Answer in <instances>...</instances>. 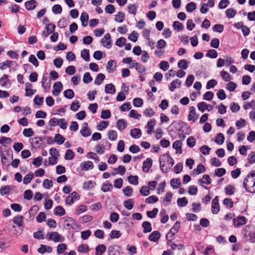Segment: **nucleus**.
Masks as SVG:
<instances>
[{
    "instance_id": "f3484780",
    "label": "nucleus",
    "mask_w": 255,
    "mask_h": 255,
    "mask_svg": "<svg viewBox=\"0 0 255 255\" xmlns=\"http://www.w3.org/2000/svg\"><path fill=\"white\" fill-rule=\"evenodd\" d=\"M42 85L45 91H47L49 89L51 85V82L50 80L48 79V78L46 76H43L42 79Z\"/></svg>"
},
{
    "instance_id": "37998d69",
    "label": "nucleus",
    "mask_w": 255,
    "mask_h": 255,
    "mask_svg": "<svg viewBox=\"0 0 255 255\" xmlns=\"http://www.w3.org/2000/svg\"><path fill=\"white\" fill-rule=\"evenodd\" d=\"M54 139L55 142H56L58 144H63L65 140V137L59 133L55 134Z\"/></svg>"
},
{
    "instance_id": "49530a36",
    "label": "nucleus",
    "mask_w": 255,
    "mask_h": 255,
    "mask_svg": "<svg viewBox=\"0 0 255 255\" xmlns=\"http://www.w3.org/2000/svg\"><path fill=\"white\" fill-rule=\"evenodd\" d=\"M74 95V92L71 89H67L64 92V96L67 99H71Z\"/></svg>"
},
{
    "instance_id": "f03ea898",
    "label": "nucleus",
    "mask_w": 255,
    "mask_h": 255,
    "mask_svg": "<svg viewBox=\"0 0 255 255\" xmlns=\"http://www.w3.org/2000/svg\"><path fill=\"white\" fill-rule=\"evenodd\" d=\"M170 156L168 153L162 154L159 158L160 168L161 170L165 173L168 172L170 168L169 166H166L165 163H168L169 160H171Z\"/></svg>"
},
{
    "instance_id": "3c124183",
    "label": "nucleus",
    "mask_w": 255,
    "mask_h": 255,
    "mask_svg": "<svg viewBox=\"0 0 255 255\" xmlns=\"http://www.w3.org/2000/svg\"><path fill=\"white\" fill-rule=\"evenodd\" d=\"M177 202L179 207H184L188 204V201L186 197L178 198Z\"/></svg>"
},
{
    "instance_id": "c756f323",
    "label": "nucleus",
    "mask_w": 255,
    "mask_h": 255,
    "mask_svg": "<svg viewBox=\"0 0 255 255\" xmlns=\"http://www.w3.org/2000/svg\"><path fill=\"white\" fill-rule=\"evenodd\" d=\"M81 56L83 58L85 61L88 62L90 61V53L89 50L84 49L81 52Z\"/></svg>"
},
{
    "instance_id": "e2e57ef3",
    "label": "nucleus",
    "mask_w": 255,
    "mask_h": 255,
    "mask_svg": "<svg viewBox=\"0 0 255 255\" xmlns=\"http://www.w3.org/2000/svg\"><path fill=\"white\" fill-rule=\"evenodd\" d=\"M62 8L60 4H55L52 7V11L54 14H59L61 13Z\"/></svg>"
},
{
    "instance_id": "de8ad7c7",
    "label": "nucleus",
    "mask_w": 255,
    "mask_h": 255,
    "mask_svg": "<svg viewBox=\"0 0 255 255\" xmlns=\"http://www.w3.org/2000/svg\"><path fill=\"white\" fill-rule=\"evenodd\" d=\"M113 188V186L111 183L109 182L105 183L103 184L101 190L104 192H107L110 191Z\"/></svg>"
},
{
    "instance_id": "69168bd1",
    "label": "nucleus",
    "mask_w": 255,
    "mask_h": 255,
    "mask_svg": "<svg viewBox=\"0 0 255 255\" xmlns=\"http://www.w3.org/2000/svg\"><path fill=\"white\" fill-rule=\"evenodd\" d=\"M133 105L135 107H140L143 105V100L139 98H134L133 100Z\"/></svg>"
},
{
    "instance_id": "2eb2a0df",
    "label": "nucleus",
    "mask_w": 255,
    "mask_h": 255,
    "mask_svg": "<svg viewBox=\"0 0 255 255\" xmlns=\"http://www.w3.org/2000/svg\"><path fill=\"white\" fill-rule=\"evenodd\" d=\"M156 122L154 119H150L147 124L146 128L147 130L146 131L148 134H151L154 130V126L155 125Z\"/></svg>"
},
{
    "instance_id": "7c9ffc66",
    "label": "nucleus",
    "mask_w": 255,
    "mask_h": 255,
    "mask_svg": "<svg viewBox=\"0 0 255 255\" xmlns=\"http://www.w3.org/2000/svg\"><path fill=\"white\" fill-rule=\"evenodd\" d=\"M135 66V69L138 71L139 73H143L145 71L146 68L145 66L142 65L139 63H132V67Z\"/></svg>"
},
{
    "instance_id": "864d4df0",
    "label": "nucleus",
    "mask_w": 255,
    "mask_h": 255,
    "mask_svg": "<svg viewBox=\"0 0 255 255\" xmlns=\"http://www.w3.org/2000/svg\"><path fill=\"white\" fill-rule=\"evenodd\" d=\"M11 139L10 137H6L2 136L0 139V144H2L3 146H6L5 144H10L11 143Z\"/></svg>"
},
{
    "instance_id": "338daca9",
    "label": "nucleus",
    "mask_w": 255,
    "mask_h": 255,
    "mask_svg": "<svg viewBox=\"0 0 255 255\" xmlns=\"http://www.w3.org/2000/svg\"><path fill=\"white\" fill-rule=\"evenodd\" d=\"M206 168L202 164L200 163L198 165L197 168L194 169V171H196L197 174H199L200 173H203L205 171Z\"/></svg>"
},
{
    "instance_id": "13d9d810",
    "label": "nucleus",
    "mask_w": 255,
    "mask_h": 255,
    "mask_svg": "<svg viewBox=\"0 0 255 255\" xmlns=\"http://www.w3.org/2000/svg\"><path fill=\"white\" fill-rule=\"evenodd\" d=\"M211 148L208 146L204 145L200 148V151L204 155H208L210 153Z\"/></svg>"
},
{
    "instance_id": "ddd939ff",
    "label": "nucleus",
    "mask_w": 255,
    "mask_h": 255,
    "mask_svg": "<svg viewBox=\"0 0 255 255\" xmlns=\"http://www.w3.org/2000/svg\"><path fill=\"white\" fill-rule=\"evenodd\" d=\"M120 247L118 245L110 246L108 248L109 255L112 254L115 255H120Z\"/></svg>"
},
{
    "instance_id": "6e6552de",
    "label": "nucleus",
    "mask_w": 255,
    "mask_h": 255,
    "mask_svg": "<svg viewBox=\"0 0 255 255\" xmlns=\"http://www.w3.org/2000/svg\"><path fill=\"white\" fill-rule=\"evenodd\" d=\"M53 90L52 94L55 96H58L63 89V85L60 81L55 82L53 85Z\"/></svg>"
},
{
    "instance_id": "58836bf2",
    "label": "nucleus",
    "mask_w": 255,
    "mask_h": 255,
    "mask_svg": "<svg viewBox=\"0 0 255 255\" xmlns=\"http://www.w3.org/2000/svg\"><path fill=\"white\" fill-rule=\"evenodd\" d=\"M240 28L242 29L243 34L244 36H247L250 32V28L246 25H244L243 22L240 21Z\"/></svg>"
},
{
    "instance_id": "473e14b6",
    "label": "nucleus",
    "mask_w": 255,
    "mask_h": 255,
    "mask_svg": "<svg viewBox=\"0 0 255 255\" xmlns=\"http://www.w3.org/2000/svg\"><path fill=\"white\" fill-rule=\"evenodd\" d=\"M54 213L55 215L62 216L65 214V211L61 206H58L54 209Z\"/></svg>"
},
{
    "instance_id": "09e8293b",
    "label": "nucleus",
    "mask_w": 255,
    "mask_h": 255,
    "mask_svg": "<svg viewBox=\"0 0 255 255\" xmlns=\"http://www.w3.org/2000/svg\"><path fill=\"white\" fill-rule=\"evenodd\" d=\"M138 177L136 175H135V176L130 175L128 177V182H129V183L134 185H136L138 184Z\"/></svg>"
},
{
    "instance_id": "4be33fe9",
    "label": "nucleus",
    "mask_w": 255,
    "mask_h": 255,
    "mask_svg": "<svg viewBox=\"0 0 255 255\" xmlns=\"http://www.w3.org/2000/svg\"><path fill=\"white\" fill-rule=\"evenodd\" d=\"M81 166L82 167V170L86 171L93 168L94 165L92 161H87L82 162Z\"/></svg>"
},
{
    "instance_id": "9d476101",
    "label": "nucleus",
    "mask_w": 255,
    "mask_h": 255,
    "mask_svg": "<svg viewBox=\"0 0 255 255\" xmlns=\"http://www.w3.org/2000/svg\"><path fill=\"white\" fill-rule=\"evenodd\" d=\"M152 159L150 158H147L146 160L143 162L142 169L143 172H147L152 166Z\"/></svg>"
},
{
    "instance_id": "412c9836",
    "label": "nucleus",
    "mask_w": 255,
    "mask_h": 255,
    "mask_svg": "<svg viewBox=\"0 0 255 255\" xmlns=\"http://www.w3.org/2000/svg\"><path fill=\"white\" fill-rule=\"evenodd\" d=\"M141 134V131L139 128H135L130 130V134L134 138H139Z\"/></svg>"
},
{
    "instance_id": "ea45409f",
    "label": "nucleus",
    "mask_w": 255,
    "mask_h": 255,
    "mask_svg": "<svg viewBox=\"0 0 255 255\" xmlns=\"http://www.w3.org/2000/svg\"><path fill=\"white\" fill-rule=\"evenodd\" d=\"M181 184L180 180L178 178H173L170 180V185L173 189H177Z\"/></svg>"
},
{
    "instance_id": "b1692460",
    "label": "nucleus",
    "mask_w": 255,
    "mask_h": 255,
    "mask_svg": "<svg viewBox=\"0 0 255 255\" xmlns=\"http://www.w3.org/2000/svg\"><path fill=\"white\" fill-rule=\"evenodd\" d=\"M142 227L143 228V232L144 233H149L152 231L151 225L148 221H144L142 224Z\"/></svg>"
},
{
    "instance_id": "8fccbe9b",
    "label": "nucleus",
    "mask_w": 255,
    "mask_h": 255,
    "mask_svg": "<svg viewBox=\"0 0 255 255\" xmlns=\"http://www.w3.org/2000/svg\"><path fill=\"white\" fill-rule=\"evenodd\" d=\"M226 14L229 18H233L237 13V11L233 8H229L226 10Z\"/></svg>"
},
{
    "instance_id": "c9c22d12",
    "label": "nucleus",
    "mask_w": 255,
    "mask_h": 255,
    "mask_svg": "<svg viewBox=\"0 0 255 255\" xmlns=\"http://www.w3.org/2000/svg\"><path fill=\"white\" fill-rule=\"evenodd\" d=\"M225 193L227 195H233L236 190L235 187L232 185H229L225 188Z\"/></svg>"
},
{
    "instance_id": "a211bd4d",
    "label": "nucleus",
    "mask_w": 255,
    "mask_h": 255,
    "mask_svg": "<svg viewBox=\"0 0 255 255\" xmlns=\"http://www.w3.org/2000/svg\"><path fill=\"white\" fill-rule=\"evenodd\" d=\"M181 81L179 79L173 80L169 86V89L170 91L173 92L176 88L180 87Z\"/></svg>"
},
{
    "instance_id": "4c0bfd02",
    "label": "nucleus",
    "mask_w": 255,
    "mask_h": 255,
    "mask_svg": "<svg viewBox=\"0 0 255 255\" xmlns=\"http://www.w3.org/2000/svg\"><path fill=\"white\" fill-rule=\"evenodd\" d=\"M125 15L124 12L120 11L115 15V20L120 23H122L123 22Z\"/></svg>"
},
{
    "instance_id": "c03bdc74",
    "label": "nucleus",
    "mask_w": 255,
    "mask_h": 255,
    "mask_svg": "<svg viewBox=\"0 0 255 255\" xmlns=\"http://www.w3.org/2000/svg\"><path fill=\"white\" fill-rule=\"evenodd\" d=\"M74 152L71 149L67 150L64 158L66 160H72L74 157Z\"/></svg>"
},
{
    "instance_id": "39448f33",
    "label": "nucleus",
    "mask_w": 255,
    "mask_h": 255,
    "mask_svg": "<svg viewBox=\"0 0 255 255\" xmlns=\"http://www.w3.org/2000/svg\"><path fill=\"white\" fill-rule=\"evenodd\" d=\"M50 154L51 157H49V164L50 165H55L57 162L59 154L57 149L52 147L49 150Z\"/></svg>"
},
{
    "instance_id": "0eeeda50",
    "label": "nucleus",
    "mask_w": 255,
    "mask_h": 255,
    "mask_svg": "<svg viewBox=\"0 0 255 255\" xmlns=\"http://www.w3.org/2000/svg\"><path fill=\"white\" fill-rule=\"evenodd\" d=\"M55 25L53 23H50L46 25L45 30L43 31L42 35L47 37L50 34L52 33L55 29Z\"/></svg>"
},
{
    "instance_id": "9b49d317",
    "label": "nucleus",
    "mask_w": 255,
    "mask_h": 255,
    "mask_svg": "<svg viewBox=\"0 0 255 255\" xmlns=\"http://www.w3.org/2000/svg\"><path fill=\"white\" fill-rule=\"evenodd\" d=\"M189 109L190 112L188 116V121H192L194 122L198 118L199 116L196 114L194 107H190Z\"/></svg>"
},
{
    "instance_id": "2f4dec72",
    "label": "nucleus",
    "mask_w": 255,
    "mask_h": 255,
    "mask_svg": "<svg viewBox=\"0 0 255 255\" xmlns=\"http://www.w3.org/2000/svg\"><path fill=\"white\" fill-rule=\"evenodd\" d=\"M89 250V246L87 244H81L77 248V251L81 253H87Z\"/></svg>"
},
{
    "instance_id": "dca6fc26",
    "label": "nucleus",
    "mask_w": 255,
    "mask_h": 255,
    "mask_svg": "<svg viewBox=\"0 0 255 255\" xmlns=\"http://www.w3.org/2000/svg\"><path fill=\"white\" fill-rule=\"evenodd\" d=\"M160 238V233L157 231H153L148 237V239L150 241L156 242Z\"/></svg>"
},
{
    "instance_id": "052dcab7",
    "label": "nucleus",
    "mask_w": 255,
    "mask_h": 255,
    "mask_svg": "<svg viewBox=\"0 0 255 255\" xmlns=\"http://www.w3.org/2000/svg\"><path fill=\"white\" fill-rule=\"evenodd\" d=\"M178 67L184 70L186 69L188 67L187 61L185 59L180 60L178 62Z\"/></svg>"
},
{
    "instance_id": "4d7b16f0",
    "label": "nucleus",
    "mask_w": 255,
    "mask_h": 255,
    "mask_svg": "<svg viewBox=\"0 0 255 255\" xmlns=\"http://www.w3.org/2000/svg\"><path fill=\"white\" fill-rule=\"evenodd\" d=\"M111 114L109 110H103L101 112V118L103 119H107L111 117Z\"/></svg>"
},
{
    "instance_id": "aec40b11",
    "label": "nucleus",
    "mask_w": 255,
    "mask_h": 255,
    "mask_svg": "<svg viewBox=\"0 0 255 255\" xmlns=\"http://www.w3.org/2000/svg\"><path fill=\"white\" fill-rule=\"evenodd\" d=\"M52 251V249L51 247L44 245H41L40 247L37 250L38 252L42 254H44L45 252L50 253Z\"/></svg>"
},
{
    "instance_id": "79ce46f5",
    "label": "nucleus",
    "mask_w": 255,
    "mask_h": 255,
    "mask_svg": "<svg viewBox=\"0 0 255 255\" xmlns=\"http://www.w3.org/2000/svg\"><path fill=\"white\" fill-rule=\"evenodd\" d=\"M134 202L132 199H129L127 201H124V205L128 210H131L133 208Z\"/></svg>"
},
{
    "instance_id": "5701e85b",
    "label": "nucleus",
    "mask_w": 255,
    "mask_h": 255,
    "mask_svg": "<svg viewBox=\"0 0 255 255\" xmlns=\"http://www.w3.org/2000/svg\"><path fill=\"white\" fill-rule=\"evenodd\" d=\"M182 142L179 140H177L175 141L172 145L173 148L175 149L176 150V153H178L179 154H181L182 152V148H181Z\"/></svg>"
},
{
    "instance_id": "cd10ccee",
    "label": "nucleus",
    "mask_w": 255,
    "mask_h": 255,
    "mask_svg": "<svg viewBox=\"0 0 255 255\" xmlns=\"http://www.w3.org/2000/svg\"><path fill=\"white\" fill-rule=\"evenodd\" d=\"M96 255H102L106 250V247L105 245H100L96 248Z\"/></svg>"
},
{
    "instance_id": "603ef678",
    "label": "nucleus",
    "mask_w": 255,
    "mask_h": 255,
    "mask_svg": "<svg viewBox=\"0 0 255 255\" xmlns=\"http://www.w3.org/2000/svg\"><path fill=\"white\" fill-rule=\"evenodd\" d=\"M128 8L129 13L133 14V15L136 13L137 6H136L135 4H130L128 5Z\"/></svg>"
},
{
    "instance_id": "f8f14e48",
    "label": "nucleus",
    "mask_w": 255,
    "mask_h": 255,
    "mask_svg": "<svg viewBox=\"0 0 255 255\" xmlns=\"http://www.w3.org/2000/svg\"><path fill=\"white\" fill-rule=\"evenodd\" d=\"M24 5L27 10H31L36 8L38 5V2L35 0H30L26 1Z\"/></svg>"
},
{
    "instance_id": "680f3d73",
    "label": "nucleus",
    "mask_w": 255,
    "mask_h": 255,
    "mask_svg": "<svg viewBox=\"0 0 255 255\" xmlns=\"http://www.w3.org/2000/svg\"><path fill=\"white\" fill-rule=\"evenodd\" d=\"M28 61L32 63L35 67H38L39 65V62L37 59L35 57V55L33 54L30 55L28 59Z\"/></svg>"
},
{
    "instance_id": "bf43d9fd",
    "label": "nucleus",
    "mask_w": 255,
    "mask_h": 255,
    "mask_svg": "<svg viewBox=\"0 0 255 255\" xmlns=\"http://www.w3.org/2000/svg\"><path fill=\"white\" fill-rule=\"evenodd\" d=\"M206 56L211 58H216L218 56V53L216 50L210 49L208 50V52L206 54Z\"/></svg>"
},
{
    "instance_id": "a18cd8bd",
    "label": "nucleus",
    "mask_w": 255,
    "mask_h": 255,
    "mask_svg": "<svg viewBox=\"0 0 255 255\" xmlns=\"http://www.w3.org/2000/svg\"><path fill=\"white\" fill-rule=\"evenodd\" d=\"M196 8V4L194 2L188 3L186 6V10L188 12H191Z\"/></svg>"
},
{
    "instance_id": "a878e982",
    "label": "nucleus",
    "mask_w": 255,
    "mask_h": 255,
    "mask_svg": "<svg viewBox=\"0 0 255 255\" xmlns=\"http://www.w3.org/2000/svg\"><path fill=\"white\" fill-rule=\"evenodd\" d=\"M96 183L91 180L84 182L83 188L84 190H90L93 188L96 185Z\"/></svg>"
},
{
    "instance_id": "1a4fd4ad",
    "label": "nucleus",
    "mask_w": 255,
    "mask_h": 255,
    "mask_svg": "<svg viewBox=\"0 0 255 255\" xmlns=\"http://www.w3.org/2000/svg\"><path fill=\"white\" fill-rule=\"evenodd\" d=\"M101 43L103 46L107 48H110L112 45V42L111 40V35L109 33H106L104 37L101 40Z\"/></svg>"
},
{
    "instance_id": "5fc2aeb1",
    "label": "nucleus",
    "mask_w": 255,
    "mask_h": 255,
    "mask_svg": "<svg viewBox=\"0 0 255 255\" xmlns=\"http://www.w3.org/2000/svg\"><path fill=\"white\" fill-rule=\"evenodd\" d=\"M158 212V210L157 208H154L151 211H148L146 212V215L148 217L150 218H154L156 217L157 213Z\"/></svg>"
},
{
    "instance_id": "e433bc0d",
    "label": "nucleus",
    "mask_w": 255,
    "mask_h": 255,
    "mask_svg": "<svg viewBox=\"0 0 255 255\" xmlns=\"http://www.w3.org/2000/svg\"><path fill=\"white\" fill-rule=\"evenodd\" d=\"M105 76L103 73H99L95 80V84L100 85L105 79Z\"/></svg>"
},
{
    "instance_id": "0e129e2a",
    "label": "nucleus",
    "mask_w": 255,
    "mask_h": 255,
    "mask_svg": "<svg viewBox=\"0 0 255 255\" xmlns=\"http://www.w3.org/2000/svg\"><path fill=\"white\" fill-rule=\"evenodd\" d=\"M34 131L31 128H25L23 130V134L26 137H30L34 135Z\"/></svg>"
},
{
    "instance_id": "393cba45",
    "label": "nucleus",
    "mask_w": 255,
    "mask_h": 255,
    "mask_svg": "<svg viewBox=\"0 0 255 255\" xmlns=\"http://www.w3.org/2000/svg\"><path fill=\"white\" fill-rule=\"evenodd\" d=\"M13 222L19 227H21L23 224V217L21 215H17L13 219Z\"/></svg>"
},
{
    "instance_id": "bb28decb",
    "label": "nucleus",
    "mask_w": 255,
    "mask_h": 255,
    "mask_svg": "<svg viewBox=\"0 0 255 255\" xmlns=\"http://www.w3.org/2000/svg\"><path fill=\"white\" fill-rule=\"evenodd\" d=\"M105 92L107 94H114L116 92V89L113 84H107L105 88Z\"/></svg>"
},
{
    "instance_id": "c85d7f7f",
    "label": "nucleus",
    "mask_w": 255,
    "mask_h": 255,
    "mask_svg": "<svg viewBox=\"0 0 255 255\" xmlns=\"http://www.w3.org/2000/svg\"><path fill=\"white\" fill-rule=\"evenodd\" d=\"M117 127L119 130H122L127 127V123L124 119H120L117 121Z\"/></svg>"
},
{
    "instance_id": "20e7f679",
    "label": "nucleus",
    "mask_w": 255,
    "mask_h": 255,
    "mask_svg": "<svg viewBox=\"0 0 255 255\" xmlns=\"http://www.w3.org/2000/svg\"><path fill=\"white\" fill-rule=\"evenodd\" d=\"M46 238L48 240H52L54 242H62L64 240V238L57 232H48Z\"/></svg>"
},
{
    "instance_id": "f704fd0d",
    "label": "nucleus",
    "mask_w": 255,
    "mask_h": 255,
    "mask_svg": "<svg viewBox=\"0 0 255 255\" xmlns=\"http://www.w3.org/2000/svg\"><path fill=\"white\" fill-rule=\"evenodd\" d=\"M225 140V137L222 133H219L216 135L215 142L217 144H222Z\"/></svg>"
},
{
    "instance_id": "a19ab883",
    "label": "nucleus",
    "mask_w": 255,
    "mask_h": 255,
    "mask_svg": "<svg viewBox=\"0 0 255 255\" xmlns=\"http://www.w3.org/2000/svg\"><path fill=\"white\" fill-rule=\"evenodd\" d=\"M34 177V175L32 172H30L26 174L23 178V184H27L30 182Z\"/></svg>"
},
{
    "instance_id": "7ed1b4c3",
    "label": "nucleus",
    "mask_w": 255,
    "mask_h": 255,
    "mask_svg": "<svg viewBox=\"0 0 255 255\" xmlns=\"http://www.w3.org/2000/svg\"><path fill=\"white\" fill-rule=\"evenodd\" d=\"M180 222L176 221L174 224L172 228L170 230V231L166 234V238L168 240L167 244H169V242L171 243L172 240H173L174 238V235L177 233L179 231V229L180 227Z\"/></svg>"
},
{
    "instance_id": "f257e3e1",
    "label": "nucleus",
    "mask_w": 255,
    "mask_h": 255,
    "mask_svg": "<svg viewBox=\"0 0 255 255\" xmlns=\"http://www.w3.org/2000/svg\"><path fill=\"white\" fill-rule=\"evenodd\" d=\"M255 170L249 174L243 182V186L248 192L255 193Z\"/></svg>"
},
{
    "instance_id": "4468645a",
    "label": "nucleus",
    "mask_w": 255,
    "mask_h": 255,
    "mask_svg": "<svg viewBox=\"0 0 255 255\" xmlns=\"http://www.w3.org/2000/svg\"><path fill=\"white\" fill-rule=\"evenodd\" d=\"M88 123H84L83 124V127L80 130V133L84 137H88L91 134V131L88 128Z\"/></svg>"
},
{
    "instance_id": "6ab92c4d",
    "label": "nucleus",
    "mask_w": 255,
    "mask_h": 255,
    "mask_svg": "<svg viewBox=\"0 0 255 255\" xmlns=\"http://www.w3.org/2000/svg\"><path fill=\"white\" fill-rule=\"evenodd\" d=\"M248 162L245 164L246 167H249L250 164L255 163V151H252L248 157Z\"/></svg>"
},
{
    "instance_id": "6e6d98bb",
    "label": "nucleus",
    "mask_w": 255,
    "mask_h": 255,
    "mask_svg": "<svg viewBox=\"0 0 255 255\" xmlns=\"http://www.w3.org/2000/svg\"><path fill=\"white\" fill-rule=\"evenodd\" d=\"M92 80V78L89 72H86L83 76V81L85 84H88Z\"/></svg>"
},
{
    "instance_id": "72a5a7b5",
    "label": "nucleus",
    "mask_w": 255,
    "mask_h": 255,
    "mask_svg": "<svg viewBox=\"0 0 255 255\" xmlns=\"http://www.w3.org/2000/svg\"><path fill=\"white\" fill-rule=\"evenodd\" d=\"M0 83L2 87H6L7 83L10 84L6 74H4L0 79Z\"/></svg>"
},
{
    "instance_id": "774afa93",
    "label": "nucleus",
    "mask_w": 255,
    "mask_h": 255,
    "mask_svg": "<svg viewBox=\"0 0 255 255\" xmlns=\"http://www.w3.org/2000/svg\"><path fill=\"white\" fill-rule=\"evenodd\" d=\"M122 235V234L119 231L113 230L110 234V237L111 239L119 238Z\"/></svg>"
},
{
    "instance_id": "423d86ee",
    "label": "nucleus",
    "mask_w": 255,
    "mask_h": 255,
    "mask_svg": "<svg viewBox=\"0 0 255 255\" xmlns=\"http://www.w3.org/2000/svg\"><path fill=\"white\" fill-rule=\"evenodd\" d=\"M64 226L68 230L74 229L77 227V224L74 219L68 217L64 220Z\"/></svg>"
}]
</instances>
